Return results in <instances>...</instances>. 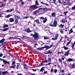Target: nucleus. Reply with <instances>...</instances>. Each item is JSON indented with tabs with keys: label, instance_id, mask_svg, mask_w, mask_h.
Segmentation results:
<instances>
[{
	"label": "nucleus",
	"instance_id": "obj_1",
	"mask_svg": "<svg viewBox=\"0 0 75 75\" xmlns=\"http://www.w3.org/2000/svg\"><path fill=\"white\" fill-rule=\"evenodd\" d=\"M34 34H30V36H32L34 38V40H38L39 38V34L35 31H34Z\"/></svg>",
	"mask_w": 75,
	"mask_h": 75
},
{
	"label": "nucleus",
	"instance_id": "obj_2",
	"mask_svg": "<svg viewBox=\"0 0 75 75\" xmlns=\"http://www.w3.org/2000/svg\"><path fill=\"white\" fill-rule=\"evenodd\" d=\"M38 0H36L35 1V4L31 5L30 6V8L32 9L33 10H35L37 8H38L39 7L37 6V5L38 6L39 5V4L38 3Z\"/></svg>",
	"mask_w": 75,
	"mask_h": 75
},
{
	"label": "nucleus",
	"instance_id": "obj_3",
	"mask_svg": "<svg viewBox=\"0 0 75 75\" xmlns=\"http://www.w3.org/2000/svg\"><path fill=\"white\" fill-rule=\"evenodd\" d=\"M58 19L57 18H55L54 20L53 21V24H49V25L52 27H57V22Z\"/></svg>",
	"mask_w": 75,
	"mask_h": 75
},
{
	"label": "nucleus",
	"instance_id": "obj_4",
	"mask_svg": "<svg viewBox=\"0 0 75 75\" xmlns=\"http://www.w3.org/2000/svg\"><path fill=\"white\" fill-rule=\"evenodd\" d=\"M59 36V34L58 33H57L55 35L54 38H52V40H57L58 37Z\"/></svg>",
	"mask_w": 75,
	"mask_h": 75
},
{
	"label": "nucleus",
	"instance_id": "obj_5",
	"mask_svg": "<svg viewBox=\"0 0 75 75\" xmlns=\"http://www.w3.org/2000/svg\"><path fill=\"white\" fill-rule=\"evenodd\" d=\"M43 8H39V9H38V10L34 11V12L33 13V14H34V15H37V13L38 12L39 10L40 11L41 10H43Z\"/></svg>",
	"mask_w": 75,
	"mask_h": 75
},
{
	"label": "nucleus",
	"instance_id": "obj_6",
	"mask_svg": "<svg viewBox=\"0 0 75 75\" xmlns=\"http://www.w3.org/2000/svg\"><path fill=\"white\" fill-rule=\"evenodd\" d=\"M55 2H56V0H50V3H53L54 4L56 5H57V4H58V3L57 2V3H55Z\"/></svg>",
	"mask_w": 75,
	"mask_h": 75
},
{
	"label": "nucleus",
	"instance_id": "obj_7",
	"mask_svg": "<svg viewBox=\"0 0 75 75\" xmlns=\"http://www.w3.org/2000/svg\"><path fill=\"white\" fill-rule=\"evenodd\" d=\"M49 11L48 8H43V11L44 13H45Z\"/></svg>",
	"mask_w": 75,
	"mask_h": 75
},
{
	"label": "nucleus",
	"instance_id": "obj_8",
	"mask_svg": "<svg viewBox=\"0 0 75 75\" xmlns=\"http://www.w3.org/2000/svg\"><path fill=\"white\" fill-rule=\"evenodd\" d=\"M10 62H7L6 60L4 59L3 61V64H8L10 65Z\"/></svg>",
	"mask_w": 75,
	"mask_h": 75
},
{
	"label": "nucleus",
	"instance_id": "obj_9",
	"mask_svg": "<svg viewBox=\"0 0 75 75\" xmlns=\"http://www.w3.org/2000/svg\"><path fill=\"white\" fill-rule=\"evenodd\" d=\"M23 31H24L26 32L27 33H29L30 32L33 31L32 30H30V29H29V28H28L27 30H26L25 29V30H24Z\"/></svg>",
	"mask_w": 75,
	"mask_h": 75
},
{
	"label": "nucleus",
	"instance_id": "obj_10",
	"mask_svg": "<svg viewBox=\"0 0 75 75\" xmlns=\"http://www.w3.org/2000/svg\"><path fill=\"white\" fill-rule=\"evenodd\" d=\"M70 52L69 50H68V51L66 52L64 54L65 56H68V55L69 54Z\"/></svg>",
	"mask_w": 75,
	"mask_h": 75
},
{
	"label": "nucleus",
	"instance_id": "obj_11",
	"mask_svg": "<svg viewBox=\"0 0 75 75\" xmlns=\"http://www.w3.org/2000/svg\"><path fill=\"white\" fill-rule=\"evenodd\" d=\"M8 30V28H4V29H0L1 30H2L3 32H4Z\"/></svg>",
	"mask_w": 75,
	"mask_h": 75
},
{
	"label": "nucleus",
	"instance_id": "obj_12",
	"mask_svg": "<svg viewBox=\"0 0 75 75\" xmlns=\"http://www.w3.org/2000/svg\"><path fill=\"white\" fill-rule=\"evenodd\" d=\"M14 11V8H12L11 9V10H7L6 11V12L7 13H8V12H12V11Z\"/></svg>",
	"mask_w": 75,
	"mask_h": 75
},
{
	"label": "nucleus",
	"instance_id": "obj_13",
	"mask_svg": "<svg viewBox=\"0 0 75 75\" xmlns=\"http://www.w3.org/2000/svg\"><path fill=\"white\" fill-rule=\"evenodd\" d=\"M6 40V39L4 38H3L2 40H0V44H1L4 42V41Z\"/></svg>",
	"mask_w": 75,
	"mask_h": 75
},
{
	"label": "nucleus",
	"instance_id": "obj_14",
	"mask_svg": "<svg viewBox=\"0 0 75 75\" xmlns=\"http://www.w3.org/2000/svg\"><path fill=\"white\" fill-rule=\"evenodd\" d=\"M5 23H4V25L3 27V28H6L8 27V25L7 24H5Z\"/></svg>",
	"mask_w": 75,
	"mask_h": 75
},
{
	"label": "nucleus",
	"instance_id": "obj_15",
	"mask_svg": "<svg viewBox=\"0 0 75 75\" xmlns=\"http://www.w3.org/2000/svg\"><path fill=\"white\" fill-rule=\"evenodd\" d=\"M14 20L13 18H11L9 19V21L10 22H13L14 21Z\"/></svg>",
	"mask_w": 75,
	"mask_h": 75
},
{
	"label": "nucleus",
	"instance_id": "obj_16",
	"mask_svg": "<svg viewBox=\"0 0 75 75\" xmlns=\"http://www.w3.org/2000/svg\"><path fill=\"white\" fill-rule=\"evenodd\" d=\"M52 16H53L54 17H56V14L55 12H53L51 13Z\"/></svg>",
	"mask_w": 75,
	"mask_h": 75
},
{
	"label": "nucleus",
	"instance_id": "obj_17",
	"mask_svg": "<svg viewBox=\"0 0 75 75\" xmlns=\"http://www.w3.org/2000/svg\"><path fill=\"white\" fill-rule=\"evenodd\" d=\"M12 15H10V14H8V15L7 16H4V17L6 18H9L10 17L12 16Z\"/></svg>",
	"mask_w": 75,
	"mask_h": 75
},
{
	"label": "nucleus",
	"instance_id": "obj_18",
	"mask_svg": "<svg viewBox=\"0 0 75 75\" xmlns=\"http://www.w3.org/2000/svg\"><path fill=\"white\" fill-rule=\"evenodd\" d=\"M59 25L58 27H59L60 28H63V27H64V25H63L62 24H60V25Z\"/></svg>",
	"mask_w": 75,
	"mask_h": 75
},
{
	"label": "nucleus",
	"instance_id": "obj_19",
	"mask_svg": "<svg viewBox=\"0 0 75 75\" xmlns=\"http://www.w3.org/2000/svg\"><path fill=\"white\" fill-rule=\"evenodd\" d=\"M6 43V42H4L2 43H1V44H2L1 45V46L2 45V47H4L5 45V43Z\"/></svg>",
	"mask_w": 75,
	"mask_h": 75
},
{
	"label": "nucleus",
	"instance_id": "obj_20",
	"mask_svg": "<svg viewBox=\"0 0 75 75\" xmlns=\"http://www.w3.org/2000/svg\"><path fill=\"white\" fill-rule=\"evenodd\" d=\"M73 31L72 30V28H71L70 30V31H69V34H70L71 33H73Z\"/></svg>",
	"mask_w": 75,
	"mask_h": 75
},
{
	"label": "nucleus",
	"instance_id": "obj_21",
	"mask_svg": "<svg viewBox=\"0 0 75 75\" xmlns=\"http://www.w3.org/2000/svg\"><path fill=\"white\" fill-rule=\"evenodd\" d=\"M74 59H71L70 58H69L67 60V61L68 62H71V61H73Z\"/></svg>",
	"mask_w": 75,
	"mask_h": 75
},
{
	"label": "nucleus",
	"instance_id": "obj_22",
	"mask_svg": "<svg viewBox=\"0 0 75 75\" xmlns=\"http://www.w3.org/2000/svg\"><path fill=\"white\" fill-rule=\"evenodd\" d=\"M39 20L37 19L35 20V22L37 23L38 24H40V23L39 21Z\"/></svg>",
	"mask_w": 75,
	"mask_h": 75
},
{
	"label": "nucleus",
	"instance_id": "obj_23",
	"mask_svg": "<svg viewBox=\"0 0 75 75\" xmlns=\"http://www.w3.org/2000/svg\"><path fill=\"white\" fill-rule=\"evenodd\" d=\"M75 42H74V43L72 44L71 47L72 49H74V47L75 46Z\"/></svg>",
	"mask_w": 75,
	"mask_h": 75
},
{
	"label": "nucleus",
	"instance_id": "obj_24",
	"mask_svg": "<svg viewBox=\"0 0 75 75\" xmlns=\"http://www.w3.org/2000/svg\"><path fill=\"white\" fill-rule=\"evenodd\" d=\"M71 10L72 11H74L75 10V5H74L73 7H72Z\"/></svg>",
	"mask_w": 75,
	"mask_h": 75
},
{
	"label": "nucleus",
	"instance_id": "obj_25",
	"mask_svg": "<svg viewBox=\"0 0 75 75\" xmlns=\"http://www.w3.org/2000/svg\"><path fill=\"white\" fill-rule=\"evenodd\" d=\"M74 63H73V64H72L71 67L72 69H75V65Z\"/></svg>",
	"mask_w": 75,
	"mask_h": 75
},
{
	"label": "nucleus",
	"instance_id": "obj_26",
	"mask_svg": "<svg viewBox=\"0 0 75 75\" xmlns=\"http://www.w3.org/2000/svg\"><path fill=\"white\" fill-rule=\"evenodd\" d=\"M48 54H51L52 53V52L51 51V50H50L47 51Z\"/></svg>",
	"mask_w": 75,
	"mask_h": 75
},
{
	"label": "nucleus",
	"instance_id": "obj_27",
	"mask_svg": "<svg viewBox=\"0 0 75 75\" xmlns=\"http://www.w3.org/2000/svg\"><path fill=\"white\" fill-rule=\"evenodd\" d=\"M43 48V47H39L38 48H37L38 50H42Z\"/></svg>",
	"mask_w": 75,
	"mask_h": 75
},
{
	"label": "nucleus",
	"instance_id": "obj_28",
	"mask_svg": "<svg viewBox=\"0 0 75 75\" xmlns=\"http://www.w3.org/2000/svg\"><path fill=\"white\" fill-rule=\"evenodd\" d=\"M44 67H42V68H41L40 70V72L43 71L44 70Z\"/></svg>",
	"mask_w": 75,
	"mask_h": 75
},
{
	"label": "nucleus",
	"instance_id": "obj_29",
	"mask_svg": "<svg viewBox=\"0 0 75 75\" xmlns=\"http://www.w3.org/2000/svg\"><path fill=\"white\" fill-rule=\"evenodd\" d=\"M7 73V71H3L2 72V74L3 75H4L6 74Z\"/></svg>",
	"mask_w": 75,
	"mask_h": 75
},
{
	"label": "nucleus",
	"instance_id": "obj_30",
	"mask_svg": "<svg viewBox=\"0 0 75 75\" xmlns=\"http://www.w3.org/2000/svg\"><path fill=\"white\" fill-rule=\"evenodd\" d=\"M63 48H64V49L65 50H68V47H66L65 45H64Z\"/></svg>",
	"mask_w": 75,
	"mask_h": 75
},
{
	"label": "nucleus",
	"instance_id": "obj_31",
	"mask_svg": "<svg viewBox=\"0 0 75 75\" xmlns=\"http://www.w3.org/2000/svg\"><path fill=\"white\" fill-rule=\"evenodd\" d=\"M6 5V4L4 3H3L0 6V7H2Z\"/></svg>",
	"mask_w": 75,
	"mask_h": 75
},
{
	"label": "nucleus",
	"instance_id": "obj_32",
	"mask_svg": "<svg viewBox=\"0 0 75 75\" xmlns=\"http://www.w3.org/2000/svg\"><path fill=\"white\" fill-rule=\"evenodd\" d=\"M16 61V60H15L13 62L12 65H15Z\"/></svg>",
	"mask_w": 75,
	"mask_h": 75
},
{
	"label": "nucleus",
	"instance_id": "obj_33",
	"mask_svg": "<svg viewBox=\"0 0 75 75\" xmlns=\"http://www.w3.org/2000/svg\"><path fill=\"white\" fill-rule=\"evenodd\" d=\"M15 66H16V64H15L13 66L9 67L11 68H15Z\"/></svg>",
	"mask_w": 75,
	"mask_h": 75
},
{
	"label": "nucleus",
	"instance_id": "obj_34",
	"mask_svg": "<svg viewBox=\"0 0 75 75\" xmlns=\"http://www.w3.org/2000/svg\"><path fill=\"white\" fill-rule=\"evenodd\" d=\"M47 20V18L45 19L44 20H43V23H45L46 22Z\"/></svg>",
	"mask_w": 75,
	"mask_h": 75
},
{
	"label": "nucleus",
	"instance_id": "obj_35",
	"mask_svg": "<svg viewBox=\"0 0 75 75\" xmlns=\"http://www.w3.org/2000/svg\"><path fill=\"white\" fill-rule=\"evenodd\" d=\"M14 16L15 17V19L17 18H18V19H19V18L18 17H19V16Z\"/></svg>",
	"mask_w": 75,
	"mask_h": 75
},
{
	"label": "nucleus",
	"instance_id": "obj_36",
	"mask_svg": "<svg viewBox=\"0 0 75 75\" xmlns=\"http://www.w3.org/2000/svg\"><path fill=\"white\" fill-rule=\"evenodd\" d=\"M48 62V60L47 59H46L45 61H44L43 63L44 64L45 63H47Z\"/></svg>",
	"mask_w": 75,
	"mask_h": 75
},
{
	"label": "nucleus",
	"instance_id": "obj_37",
	"mask_svg": "<svg viewBox=\"0 0 75 75\" xmlns=\"http://www.w3.org/2000/svg\"><path fill=\"white\" fill-rule=\"evenodd\" d=\"M51 64V63H49L47 64L42 65L47 66V65H50V64Z\"/></svg>",
	"mask_w": 75,
	"mask_h": 75
},
{
	"label": "nucleus",
	"instance_id": "obj_38",
	"mask_svg": "<svg viewBox=\"0 0 75 75\" xmlns=\"http://www.w3.org/2000/svg\"><path fill=\"white\" fill-rule=\"evenodd\" d=\"M18 20L17 19V18H16V20H15V23H18Z\"/></svg>",
	"mask_w": 75,
	"mask_h": 75
},
{
	"label": "nucleus",
	"instance_id": "obj_39",
	"mask_svg": "<svg viewBox=\"0 0 75 75\" xmlns=\"http://www.w3.org/2000/svg\"><path fill=\"white\" fill-rule=\"evenodd\" d=\"M49 39V37H44V40H47V39Z\"/></svg>",
	"mask_w": 75,
	"mask_h": 75
},
{
	"label": "nucleus",
	"instance_id": "obj_40",
	"mask_svg": "<svg viewBox=\"0 0 75 75\" xmlns=\"http://www.w3.org/2000/svg\"><path fill=\"white\" fill-rule=\"evenodd\" d=\"M64 14L66 16V13H68V11H67L66 12H63Z\"/></svg>",
	"mask_w": 75,
	"mask_h": 75
},
{
	"label": "nucleus",
	"instance_id": "obj_41",
	"mask_svg": "<svg viewBox=\"0 0 75 75\" xmlns=\"http://www.w3.org/2000/svg\"><path fill=\"white\" fill-rule=\"evenodd\" d=\"M64 31L63 30H60V33H62V34H64Z\"/></svg>",
	"mask_w": 75,
	"mask_h": 75
},
{
	"label": "nucleus",
	"instance_id": "obj_42",
	"mask_svg": "<svg viewBox=\"0 0 75 75\" xmlns=\"http://www.w3.org/2000/svg\"><path fill=\"white\" fill-rule=\"evenodd\" d=\"M49 46H48V45H45V46L44 47H43V48H47V47H49Z\"/></svg>",
	"mask_w": 75,
	"mask_h": 75
},
{
	"label": "nucleus",
	"instance_id": "obj_43",
	"mask_svg": "<svg viewBox=\"0 0 75 75\" xmlns=\"http://www.w3.org/2000/svg\"><path fill=\"white\" fill-rule=\"evenodd\" d=\"M23 69H28L27 67H25V66L23 65Z\"/></svg>",
	"mask_w": 75,
	"mask_h": 75
},
{
	"label": "nucleus",
	"instance_id": "obj_44",
	"mask_svg": "<svg viewBox=\"0 0 75 75\" xmlns=\"http://www.w3.org/2000/svg\"><path fill=\"white\" fill-rule=\"evenodd\" d=\"M54 72L55 73H56L57 72V70L56 69H55L54 70Z\"/></svg>",
	"mask_w": 75,
	"mask_h": 75
},
{
	"label": "nucleus",
	"instance_id": "obj_45",
	"mask_svg": "<svg viewBox=\"0 0 75 75\" xmlns=\"http://www.w3.org/2000/svg\"><path fill=\"white\" fill-rule=\"evenodd\" d=\"M58 1V2L59 4H62V2L60 0H57Z\"/></svg>",
	"mask_w": 75,
	"mask_h": 75
},
{
	"label": "nucleus",
	"instance_id": "obj_46",
	"mask_svg": "<svg viewBox=\"0 0 75 75\" xmlns=\"http://www.w3.org/2000/svg\"><path fill=\"white\" fill-rule=\"evenodd\" d=\"M59 61V62H60V63H62V60L61 59H58Z\"/></svg>",
	"mask_w": 75,
	"mask_h": 75
},
{
	"label": "nucleus",
	"instance_id": "obj_47",
	"mask_svg": "<svg viewBox=\"0 0 75 75\" xmlns=\"http://www.w3.org/2000/svg\"><path fill=\"white\" fill-rule=\"evenodd\" d=\"M44 64H42L40 65V64H39V65H38L37 67H39L42 66H44V65H43Z\"/></svg>",
	"mask_w": 75,
	"mask_h": 75
},
{
	"label": "nucleus",
	"instance_id": "obj_48",
	"mask_svg": "<svg viewBox=\"0 0 75 75\" xmlns=\"http://www.w3.org/2000/svg\"><path fill=\"white\" fill-rule=\"evenodd\" d=\"M40 19H46V18H47L46 17L45 18H44V17H40Z\"/></svg>",
	"mask_w": 75,
	"mask_h": 75
},
{
	"label": "nucleus",
	"instance_id": "obj_49",
	"mask_svg": "<svg viewBox=\"0 0 75 75\" xmlns=\"http://www.w3.org/2000/svg\"><path fill=\"white\" fill-rule=\"evenodd\" d=\"M62 21L63 23H64L66 22V21H64L63 20H62Z\"/></svg>",
	"mask_w": 75,
	"mask_h": 75
},
{
	"label": "nucleus",
	"instance_id": "obj_50",
	"mask_svg": "<svg viewBox=\"0 0 75 75\" xmlns=\"http://www.w3.org/2000/svg\"><path fill=\"white\" fill-rule=\"evenodd\" d=\"M51 59L50 58H49L48 59V61L49 62H50L51 61Z\"/></svg>",
	"mask_w": 75,
	"mask_h": 75
},
{
	"label": "nucleus",
	"instance_id": "obj_51",
	"mask_svg": "<svg viewBox=\"0 0 75 75\" xmlns=\"http://www.w3.org/2000/svg\"><path fill=\"white\" fill-rule=\"evenodd\" d=\"M62 40H61V39H60V40H59V42H57V44H59V42H60Z\"/></svg>",
	"mask_w": 75,
	"mask_h": 75
},
{
	"label": "nucleus",
	"instance_id": "obj_52",
	"mask_svg": "<svg viewBox=\"0 0 75 75\" xmlns=\"http://www.w3.org/2000/svg\"><path fill=\"white\" fill-rule=\"evenodd\" d=\"M17 67H19V66L20 65V63H17Z\"/></svg>",
	"mask_w": 75,
	"mask_h": 75
},
{
	"label": "nucleus",
	"instance_id": "obj_53",
	"mask_svg": "<svg viewBox=\"0 0 75 75\" xmlns=\"http://www.w3.org/2000/svg\"><path fill=\"white\" fill-rule=\"evenodd\" d=\"M25 38V36H23L21 38V39L23 40Z\"/></svg>",
	"mask_w": 75,
	"mask_h": 75
},
{
	"label": "nucleus",
	"instance_id": "obj_54",
	"mask_svg": "<svg viewBox=\"0 0 75 75\" xmlns=\"http://www.w3.org/2000/svg\"><path fill=\"white\" fill-rule=\"evenodd\" d=\"M28 17H24L23 18V19H25V18H26V19H28Z\"/></svg>",
	"mask_w": 75,
	"mask_h": 75
},
{
	"label": "nucleus",
	"instance_id": "obj_55",
	"mask_svg": "<svg viewBox=\"0 0 75 75\" xmlns=\"http://www.w3.org/2000/svg\"><path fill=\"white\" fill-rule=\"evenodd\" d=\"M71 42V40L69 42H68V43H67V46L68 45L70 44Z\"/></svg>",
	"mask_w": 75,
	"mask_h": 75
},
{
	"label": "nucleus",
	"instance_id": "obj_56",
	"mask_svg": "<svg viewBox=\"0 0 75 75\" xmlns=\"http://www.w3.org/2000/svg\"><path fill=\"white\" fill-rule=\"evenodd\" d=\"M3 56V54L2 53H0V57H1Z\"/></svg>",
	"mask_w": 75,
	"mask_h": 75
},
{
	"label": "nucleus",
	"instance_id": "obj_57",
	"mask_svg": "<svg viewBox=\"0 0 75 75\" xmlns=\"http://www.w3.org/2000/svg\"><path fill=\"white\" fill-rule=\"evenodd\" d=\"M32 71H37V70H36V69H33Z\"/></svg>",
	"mask_w": 75,
	"mask_h": 75
},
{
	"label": "nucleus",
	"instance_id": "obj_58",
	"mask_svg": "<svg viewBox=\"0 0 75 75\" xmlns=\"http://www.w3.org/2000/svg\"><path fill=\"white\" fill-rule=\"evenodd\" d=\"M2 75V72L0 70V75Z\"/></svg>",
	"mask_w": 75,
	"mask_h": 75
},
{
	"label": "nucleus",
	"instance_id": "obj_59",
	"mask_svg": "<svg viewBox=\"0 0 75 75\" xmlns=\"http://www.w3.org/2000/svg\"><path fill=\"white\" fill-rule=\"evenodd\" d=\"M9 54L11 56V57H14L13 55L12 54H11L10 53H9Z\"/></svg>",
	"mask_w": 75,
	"mask_h": 75
},
{
	"label": "nucleus",
	"instance_id": "obj_60",
	"mask_svg": "<svg viewBox=\"0 0 75 75\" xmlns=\"http://www.w3.org/2000/svg\"><path fill=\"white\" fill-rule=\"evenodd\" d=\"M53 44H52L51 45H50V46H49V47H50V48L51 47H52V46L53 45Z\"/></svg>",
	"mask_w": 75,
	"mask_h": 75
},
{
	"label": "nucleus",
	"instance_id": "obj_61",
	"mask_svg": "<svg viewBox=\"0 0 75 75\" xmlns=\"http://www.w3.org/2000/svg\"><path fill=\"white\" fill-rule=\"evenodd\" d=\"M61 71L62 73H64V70H61Z\"/></svg>",
	"mask_w": 75,
	"mask_h": 75
},
{
	"label": "nucleus",
	"instance_id": "obj_62",
	"mask_svg": "<svg viewBox=\"0 0 75 75\" xmlns=\"http://www.w3.org/2000/svg\"><path fill=\"white\" fill-rule=\"evenodd\" d=\"M50 71L51 73L53 71V68H52L51 70Z\"/></svg>",
	"mask_w": 75,
	"mask_h": 75
},
{
	"label": "nucleus",
	"instance_id": "obj_63",
	"mask_svg": "<svg viewBox=\"0 0 75 75\" xmlns=\"http://www.w3.org/2000/svg\"><path fill=\"white\" fill-rule=\"evenodd\" d=\"M28 48L29 50H32V49L31 48V47H30L29 46H28Z\"/></svg>",
	"mask_w": 75,
	"mask_h": 75
},
{
	"label": "nucleus",
	"instance_id": "obj_64",
	"mask_svg": "<svg viewBox=\"0 0 75 75\" xmlns=\"http://www.w3.org/2000/svg\"><path fill=\"white\" fill-rule=\"evenodd\" d=\"M24 4V2H22L21 4V5H22L23 4Z\"/></svg>",
	"mask_w": 75,
	"mask_h": 75
}]
</instances>
